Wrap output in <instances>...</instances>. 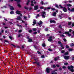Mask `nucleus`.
Listing matches in <instances>:
<instances>
[{"instance_id":"36","label":"nucleus","mask_w":74,"mask_h":74,"mask_svg":"<svg viewBox=\"0 0 74 74\" xmlns=\"http://www.w3.org/2000/svg\"><path fill=\"white\" fill-rule=\"evenodd\" d=\"M70 67H71V69H74V66H72V65L71 66H70Z\"/></svg>"},{"instance_id":"29","label":"nucleus","mask_w":74,"mask_h":74,"mask_svg":"<svg viewBox=\"0 0 74 74\" xmlns=\"http://www.w3.org/2000/svg\"><path fill=\"white\" fill-rule=\"evenodd\" d=\"M24 8L26 10H28V8H29L28 7H27L26 6H25L24 7Z\"/></svg>"},{"instance_id":"25","label":"nucleus","mask_w":74,"mask_h":74,"mask_svg":"<svg viewBox=\"0 0 74 74\" xmlns=\"http://www.w3.org/2000/svg\"><path fill=\"white\" fill-rule=\"evenodd\" d=\"M73 49H69V52H70L71 51H73Z\"/></svg>"},{"instance_id":"57","label":"nucleus","mask_w":74,"mask_h":74,"mask_svg":"<svg viewBox=\"0 0 74 74\" xmlns=\"http://www.w3.org/2000/svg\"><path fill=\"white\" fill-rule=\"evenodd\" d=\"M37 32H35L34 33V34H37Z\"/></svg>"},{"instance_id":"6","label":"nucleus","mask_w":74,"mask_h":74,"mask_svg":"<svg viewBox=\"0 0 74 74\" xmlns=\"http://www.w3.org/2000/svg\"><path fill=\"white\" fill-rule=\"evenodd\" d=\"M65 59L67 60L68 59H69V56H64Z\"/></svg>"},{"instance_id":"11","label":"nucleus","mask_w":74,"mask_h":74,"mask_svg":"<svg viewBox=\"0 0 74 74\" xmlns=\"http://www.w3.org/2000/svg\"><path fill=\"white\" fill-rule=\"evenodd\" d=\"M65 34H67L69 36H71V34H70L69 32H65Z\"/></svg>"},{"instance_id":"60","label":"nucleus","mask_w":74,"mask_h":74,"mask_svg":"<svg viewBox=\"0 0 74 74\" xmlns=\"http://www.w3.org/2000/svg\"><path fill=\"white\" fill-rule=\"evenodd\" d=\"M8 27H4L5 29H8Z\"/></svg>"},{"instance_id":"39","label":"nucleus","mask_w":74,"mask_h":74,"mask_svg":"<svg viewBox=\"0 0 74 74\" xmlns=\"http://www.w3.org/2000/svg\"><path fill=\"white\" fill-rule=\"evenodd\" d=\"M66 48H69V46L68 45H66Z\"/></svg>"},{"instance_id":"14","label":"nucleus","mask_w":74,"mask_h":74,"mask_svg":"<svg viewBox=\"0 0 74 74\" xmlns=\"http://www.w3.org/2000/svg\"><path fill=\"white\" fill-rule=\"evenodd\" d=\"M32 39H29L28 40V41L29 42H32Z\"/></svg>"},{"instance_id":"52","label":"nucleus","mask_w":74,"mask_h":74,"mask_svg":"<svg viewBox=\"0 0 74 74\" xmlns=\"http://www.w3.org/2000/svg\"><path fill=\"white\" fill-rule=\"evenodd\" d=\"M64 50H63L61 51V53H64Z\"/></svg>"},{"instance_id":"18","label":"nucleus","mask_w":74,"mask_h":74,"mask_svg":"<svg viewBox=\"0 0 74 74\" xmlns=\"http://www.w3.org/2000/svg\"><path fill=\"white\" fill-rule=\"evenodd\" d=\"M10 10H14V8L12 6H10Z\"/></svg>"},{"instance_id":"44","label":"nucleus","mask_w":74,"mask_h":74,"mask_svg":"<svg viewBox=\"0 0 74 74\" xmlns=\"http://www.w3.org/2000/svg\"><path fill=\"white\" fill-rule=\"evenodd\" d=\"M31 6H34V4H33V3H31Z\"/></svg>"},{"instance_id":"59","label":"nucleus","mask_w":74,"mask_h":74,"mask_svg":"<svg viewBox=\"0 0 74 74\" xmlns=\"http://www.w3.org/2000/svg\"><path fill=\"white\" fill-rule=\"evenodd\" d=\"M74 26V23H73L72 24V27H73V26Z\"/></svg>"},{"instance_id":"46","label":"nucleus","mask_w":74,"mask_h":74,"mask_svg":"<svg viewBox=\"0 0 74 74\" xmlns=\"http://www.w3.org/2000/svg\"><path fill=\"white\" fill-rule=\"evenodd\" d=\"M40 16V15H39V14H38L37 15V16H36V18H37V16Z\"/></svg>"},{"instance_id":"26","label":"nucleus","mask_w":74,"mask_h":74,"mask_svg":"<svg viewBox=\"0 0 74 74\" xmlns=\"http://www.w3.org/2000/svg\"><path fill=\"white\" fill-rule=\"evenodd\" d=\"M71 12H74V8H72L71 10Z\"/></svg>"},{"instance_id":"22","label":"nucleus","mask_w":74,"mask_h":74,"mask_svg":"<svg viewBox=\"0 0 74 74\" xmlns=\"http://www.w3.org/2000/svg\"><path fill=\"white\" fill-rule=\"evenodd\" d=\"M10 13L11 14H14V11H12L10 12Z\"/></svg>"},{"instance_id":"33","label":"nucleus","mask_w":74,"mask_h":74,"mask_svg":"<svg viewBox=\"0 0 74 74\" xmlns=\"http://www.w3.org/2000/svg\"><path fill=\"white\" fill-rule=\"evenodd\" d=\"M71 22H69L68 23V25H69V26H70V25H71Z\"/></svg>"},{"instance_id":"53","label":"nucleus","mask_w":74,"mask_h":74,"mask_svg":"<svg viewBox=\"0 0 74 74\" xmlns=\"http://www.w3.org/2000/svg\"><path fill=\"white\" fill-rule=\"evenodd\" d=\"M22 30H19L18 32H19V33H21V32H22Z\"/></svg>"},{"instance_id":"63","label":"nucleus","mask_w":74,"mask_h":74,"mask_svg":"<svg viewBox=\"0 0 74 74\" xmlns=\"http://www.w3.org/2000/svg\"><path fill=\"white\" fill-rule=\"evenodd\" d=\"M45 31H48V29H45Z\"/></svg>"},{"instance_id":"3","label":"nucleus","mask_w":74,"mask_h":74,"mask_svg":"<svg viewBox=\"0 0 74 74\" xmlns=\"http://www.w3.org/2000/svg\"><path fill=\"white\" fill-rule=\"evenodd\" d=\"M42 14H43L42 15V16L43 17V18H45V15H46L45 12H42Z\"/></svg>"},{"instance_id":"62","label":"nucleus","mask_w":74,"mask_h":74,"mask_svg":"<svg viewBox=\"0 0 74 74\" xmlns=\"http://www.w3.org/2000/svg\"><path fill=\"white\" fill-rule=\"evenodd\" d=\"M56 66L57 67H59V65L57 64V65H56Z\"/></svg>"},{"instance_id":"47","label":"nucleus","mask_w":74,"mask_h":74,"mask_svg":"<svg viewBox=\"0 0 74 74\" xmlns=\"http://www.w3.org/2000/svg\"><path fill=\"white\" fill-rule=\"evenodd\" d=\"M71 72H74V70L73 69H71Z\"/></svg>"},{"instance_id":"54","label":"nucleus","mask_w":74,"mask_h":74,"mask_svg":"<svg viewBox=\"0 0 74 74\" xmlns=\"http://www.w3.org/2000/svg\"><path fill=\"white\" fill-rule=\"evenodd\" d=\"M53 68H55V67H56V66L55 65H53Z\"/></svg>"},{"instance_id":"7","label":"nucleus","mask_w":74,"mask_h":74,"mask_svg":"<svg viewBox=\"0 0 74 74\" xmlns=\"http://www.w3.org/2000/svg\"><path fill=\"white\" fill-rule=\"evenodd\" d=\"M33 64H37L38 66H40V63L37 62H33Z\"/></svg>"},{"instance_id":"15","label":"nucleus","mask_w":74,"mask_h":74,"mask_svg":"<svg viewBox=\"0 0 74 74\" xmlns=\"http://www.w3.org/2000/svg\"><path fill=\"white\" fill-rule=\"evenodd\" d=\"M16 19H17V20H21V17L19 16H18L17 18H16Z\"/></svg>"},{"instance_id":"56","label":"nucleus","mask_w":74,"mask_h":74,"mask_svg":"<svg viewBox=\"0 0 74 74\" xmlns=\"http://www.w3.org/2000/svg\"><path fill=\"white\" fill-rule=\"evenodd\" d=\"M41 3L42 5H43V4H44V2H43V1H41Z\"/></svg>"},{"instance_id":"42","label":"nucleus","mask_w":74,"mask_h":74,"mask_svg":"<svg viewBox=\"0 0 74 74\" xmlns=\"http://www.w3.org/2000/svg\"><path fill=\"white\" fill-rule=\"evenodd\" d=\"M40 9H44V7L42 6L40 7Z\"/></svg>"},{"instance_id":"2","label":"nucleus","mask_w":74,"mask_h":74,"mask_svg":"<svg viewBox=\"0 0 74 74\" xmlns=\"http://www.w3.org/2000/svg\"><path fill=\"white\" fill-rule=\"evenodd\" d=\"M46 70L47 73H49L50 70H51V69H50L49 68H48L46 69Z\"/></svg>"},{"instance_id":"64","label":"nucleus","mask_w":74,"mask_h":74,"mask_svg":"<svg viewBox=\"0 0 74 74\" xmlns=\"http://www.w3.org/2000/svg\"><path fill=\"white\" fill-rule=\"evenodd\" d=\"M24 47H25V46H24H24H22V48H23V49L24 48Z\"/></svg>"},{"instance_id":"45","label":"nucleus","mask_w":74,"mask_h":74,"mask_svg":"<svg viewBox=\"0 0 74 74\" xmlns=\"http://www.w3.org/2000/svg\"><path fill=\"white\" fill-rule=\"evenodd\" d=\"M21 36H22V35H21V34H19L18 35V37H21Z\"/></svg>"},{"instance_id":"1","label":"nucleus","mask_w":74,"mask_h":74,"mask_svg":"<svg viewBox=\"0 0 74 74\" xmlns=\"http://www.w3.org/2000/svg\"><path fill=\"white\" fill-rule=\"evenodd\" d=\"M20 12H21L19 11H16V14H18L19 16H22V14H21V13H20Z\"/></svg>"},{"instance_id":"43","label":"nucleus","mask_w":74,"mask_h":74,"mask_svg":"<svg viewBox=\"0 0 74 74\" xmlns=\"http://www.w3.org/2000/svg\"><path fill=\"white\" fill-rule=\"evenodd\" d=\"M51 10L53 11H55V10L56 9L54 8H51Z\"/></svg>"},{"instance_id":"20","label":"nucleus","mask_w":74,"mask_h":74,"mask_svg":"<svg viewBox=\"0 0 74 74\" xmlns=\"http://www.w3.org/2000/svg\"><path fill=\"white\" fill-rule=\"evenodd\" d=\"M66 5L68 6V7H71L72 6L70 4H67Z\"/></svg>"},{"instance_id":"61","label":"nucleus","mask_w":74,"mask_h":74,"mask_svg":"<svg viewBox=\"0 0 74 74\" xmlns=\"http://www.w3.org/2000/svg\"><path fill=\"white\" fill-rule=\"evenodd\" d=\"M48 4V3H43V4H45H45Z\"/></svg>"},{"instance_id":"24","label":"nucleus","mask_w":74,"mask_h":74,"mask_svg":"<svg viewBox=\"0 0 74 74\" xmlns=\"http://www.w3.org/2000/svg\"><path fill=\"white\" fill-rule=\"evenodd\" d=\"M71 47H74V44L72 43L70 45Z\"/></svg>"},{"instance_id":"19","label":"nucleus","mask_w":74,"mask_h":74,"mask_svg":"<svg viewBox=\"0 0 74 74\" xmlns=\"http://www.w3.org/2000/svg\"><path fill=\"white\" fill-rule=\"evenodd\" d=\"M53 5H54V6H55L56 7H57V8H59V7H58V5H57V4H54Z\"/></svg>"},{"instance_id":"51","label":"nucleus","mask_w":74,"mask_h":74,"mask_svg":"<svg viewBox=\"0 0 74 74\" xmlns=\"http://www.w3.org/2000/svg\"><path fill=\"white\" fill-rule=\"evenodd\" d=\"M38 53V54H41V53L39 51H37Z\"/></svg>"},{"instance_id":"30","label":"nucleus","mask_w":74,"mask_h":74,"mask_svg":"<svg viewBox=\"0 0 74 74\" xmlns=\"http://www.w3.org/2000/svg\"><path fill=\"white\" fill-rule=\"evenodd\" d=\"M9 38H10L11 40H12V37L11 36L9 37Z\"/></svg>"},{"instance_id":"9","label":"nucleus","mask_w":74,"mask_h":74,"mask_svg":"<svg viewBox=\"0 0 74 74\" xmlns=\"http://www.w3.org/2000/svg\"><path fill=\"white\" fill-rule=\"evenodd\" d=\"M50 9H51V7H48L45 8L44 10H50Z\"/></svg>"},{"instance_id":"27","label":"nucleus","mask_w":74,"mask_h":74,"mask_svg":"<svg viewBox=\"0 0 74 74\" xmlns=\"http://www.w3.org/2000/svg\"><path fill=\"white\" fill-rule=\"evenodd\" d=\"M29 2H30V0H28L27 1V2L26 3V5H29Z\"/></svg>"},{"instance_id":"16","label":"nucleus","mask_w":74,"mask_h":74,"mask_svg":"<svg viewBox=\"0 0 74 74\" xmlns=\"http://www.w3.org/2000/svg\"><path fill=\"white\" fill-rule=\"evenodd\" d=\"M53 16H56V13L55 12H54L52 14Z\"/></svg>"},{"instance_id":"28","label":"nucleus","mask_w":74,"mask_h":74,"mask_svg":"<svg viewBox=\"0 0 74 74\" xmlns=\"http://www.w3.org/2000/svg\"><path fill=\"white\" fill-rule=\"evenodd\" d=\"M68 53H69V52H67L65 53L64 55H67L68 54Z\"/></svg>"},{"instance_id":"34","label":"nucleus","mask_w":74,"mask_h":74,"mask_svg":"<svg viewBox=\"0 0 74 74\" xmlns=\"http://www.w3.org/2000/svg\"><path fill=\"white\" fill-rule=\"evenodd\" d=\"M14 1H16L17 2H20L21 1V0H14Z\"/></svg>"},{"instance_id":"12","label":"nucleus","mask_w":74,"mask_h":74,"mask_svg":"<svg viewBox=\"0 0 74 74\" xmlns=\"http://www.w3.org/2000/svg\"><path fill=\"white\" fill-rule=\"evenodd\" d=\"M50 22V23H56V22L54 20H51Z\"/></svg>"},{"instance_id":"41","label":"nucleus","mask_w":74,"mask_h":74,"mask_svg":"<svg viewBox=\"0 0 74 74\" xmlns=\"http://www.w3.org/2000/svg\"><path fill=\"white\" fill-rule=\"evenodd\" d=\"M29 33H32V30H29Z\"/></svg>"},{"instance_id":"35","label":"nucleus","mask_w":74,"mask_h":74,"mask_svg":"<svg viewBox=\"0 0 74 74\" xmlns=\"http://www.w3.org/2000/svg\"><path fill=\"white\" fill-rule=\"evenodd\" d=\"M41 58H45V56H44V55H43L41 56Z\"/></svg>"},{"instance_id":"21","label":"nucleus","mask_w":74,"mask_h":74,"mask_svg":"<svg viewBox=\"0 0 74 74\" xmlns=\"http://www.w3.org/2000/svg\"><path fill=\"white\" fill-rule=\"evenodd\" d=\"M52 74H57V73L55 72V71H53L52 72Z\"/></svg>"},{"instance_id":"48","label":"nucleus","mask_w":74,"mask_h":74,"mask_svg":"<svg viewBox=\"0 0 74 74\" xmlns=\"http://www.w3.org/2000/svg\"><path fill=\"white\" fill-rule=\"evenodd\" d=\"M63 40H64V41H65V42L67 41V40H66V39L65 38H64L63 39Z\"/></svg>"},{"instance_id":"23","label":"nucleus","mask_w":74,"mask_h":74,"mask_svg":"<svg viewBox=\"0 0 74 74\" xmlns=\"http://www.w3.org/2000/svg\"><path fill=\"white\" fill-rule=\"evenodd\" d=\"M58 58H59V57H57V58H56L55 59H54V60H55V61H56V60H58Z\"/></svg>"},{"instance_id":"5","label":"nucleus","mask_w":74,"mask_h":74,"mask_svg":"<svg viewBox=\"0 0 74 74\" xmlns=\"http://www.w3.org/2000/svg\"><path fill=\"white\" fill-rule=\"evenodd\" d=\"M38 6L36 5L34 6V10H38Z\"/></svg>"},{"instance_id":"37","label":"nucleus","mask_w":74,"mask_h":74,"mask_svg":"<svg viewBox=\"0 0 74 74\" xmlns=\"http://www.w3.org/2000/svg\"><path fill=\"white\" fill-rule=\"evenodd\" d=\"M60 37H64L65 36L63 34L61 35L60 36Z\"/></svg>"},{"instance_id":"55","label":"nucleus","mask_w":74,"mask_h":74,"mask_svg":"<svg viewBox=\"0 0 74 74\" xmlns=\"http://www.w3.org/2000/svg\"><path fill=\"white\" fill-rule=\"evenodd\" d=\"M18 7H21V5H20V4H18Z\"/></svg>"},{"instance_id":"8","label":"nucleus","mask_w":74,"mask_h":74,"mask_svg":"<svg viewBox=\"0 0 74 74\" xmlns=\"http://www.w3.org/2000/svg\"><path fill=\"white\" fill-rule=\"evenodd\" d=\"M34 21L33 22V23H34V24H32L33 26H34V24H36V22H37V21H36L35 20H34Z\"/></svg>"},{"instance_id":"50","label":"nucleus","mask_w":74,"mask_h":74,"mask_svg":"<svg viewBox=\"0 0 74 74\" xmlns=\"http://www.w3.org/2000/svg\"><path fill=\"white\" fill-rule=\"evenodd\" d=\"M62 68H63V69H66V66H64L62 67Z\"/></svg>"},{"instance_id":"10","label":"nucleus","mask_w":74,"mask_h":74,"mask_svg":"<svg viewBox=\"0 0 74 74\" xmlns=\"http://www.w3.org/2000/svg\"><path fill=\"white\" fill-rule=\"evenodd\" d=\"M63 10L64 12H67V9L65 7H64L63 8Z\"/></svg>"},{"instance_id":"32","label":"nucleus","mask_w":74,"mask_h":74,"mask_svg":"<svg viewBox=\"0 0 74 74\" xmlns=\"http://www.w3.org/2000/svg\"><path fill=\"white\" fill-rule=\"evenodd\" d=\"M32 30H33V31H36V29L35 28H33Z\"/></svg>"},{"instance_id":"31","label":"nucleus","mask_w":74,"mask_h":74,"mask_svg":"<svg viewBox=\"0 0 74 74\" xmlns=\"http://www.w3.org/2000/svg\"><path fill=\"white\" fill-rule=\"evenodd\" d=\"M42 46L43 47H45V43H43L42 44Z\"/></svg>"},{"instance_id":"49","label":"nucleus","mask_w":74,"mask_h":74,"mask_svg":"<svg viewBox=\"0 0 74 74\" xmlns=\"http://www.w3.org/2000/svg\"><path fill=\"white\" fill-rule=\"evenodd\" d=\"M64 65H67L68 64V63H64Z\"/></svg>"},{"instance_id":"17","label":"nucleus","mask_w":74,"mask_h":74,"mask_svg":"<svg viewBox=\"0 0 74 74\" xmlns=\"http://www.w3.org/2000/svg\"><path fill=\"white\" fill-rule=\"evenodd\" d=\"M60 46L62 47L61 48L62 49H64V47H63V45L62 44H61L60 45Z\"/></svg>"},{"instance_id":"4","label":"nucleus","mask_w":74,"mask_h":74,"mask_svg":"<svg viewBox=\"0 0 74 74\" xmlns=\"http://www.w3.org/2000/svg\"><path fill=\"white\" fill-rule=\"evenodd\" d=\"M52 37L50 36L49 37V38L48 39V41H52Z\"/></svg>"},{"instance_id":"13","label":"nucleus","mask_w":74,"mask_h":74,"mask_svg":"<svg viewBox=\"0 0 74 74\" xmlns=\"http://www.w3.org/2000/svg\"><path fill=\"white\" fill-rule=\"evenodd\" d=\"M38 23L39 25H41L42 24V22L40 21L39 23Z\"/></svg>"},{"instance_id":"38","label":"nucleus","mask_w":74,"mask_h":74,"mask_svg":"<svg viewBox=\"0 0 74 74\" xmlns=\"http://www.w3.org/2000/svg\"><path fill=\"white\" fill-rule=\"evenodd\" d=\"M68 68L69 70H70V69H71V67H70V66H68Z\"/></svg>"},{"instance_id":"58","label":"nucleus","mask_w":74,"mask_h":74,"mask_svg":"<svg viewBox=\"0 0 74 74\" xmlns=\"http://www.w3.org/2000/svg\"><path fill=\"white\" fill-rule=\"evenodd\" d=\"M59 6L60 8H62V6L61 5H60Z\"/></svg>"},{"instance_id":"40","label":"nucleus","mask_w":74,"mask_h":74,"mask_svg":"<svg viewBox=\"0 0 74 74\" xmlns=\"http://www.w3.org/2000/svg\"><path fill=\"white\" fill-rule=\"evenodd\" d=\"M48 50H49V51H52V50L51 49H48Z\"/></svg>"}]
</instances>
